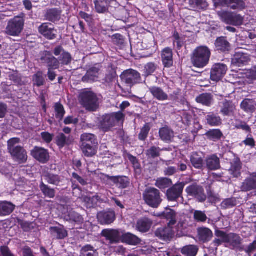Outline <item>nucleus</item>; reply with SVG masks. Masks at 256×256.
<instances>
[{"instance_id":"nucleus-1","label":"nucleus","mask_w":256,"mask_h":256,"mask_svg":"<svg viewBox=\"0 0 256 256\" xmlns=\"http://www.w3.org/2000/svg\"><path fill=\"white\" fill-rule=\"evenodd\" d=\"M202 128V126L197 120V116L192 109L182 110L177 111V130L182 133L178 136L184 141L189 140L186 136V132H190L194 140L198 132Z\"/></svg>"},{"instance_id":"nucleus-2","label":"nucleus","mask_w":256,"mask_h":256,"mask_svg":"<svg viewBox=\"0 0 256 256\" xmlns=\"http://www.w3.org/2000/svg\"><path fill=\"white\" fill-rule=\"evenodd\" d=\"M211 56V50L206 46L196 47L191 56V62L194 66L202 68L209 63Z\"/></svg>"},{"instance_id":"nucleus-3","label":"nucleus","mask_w":256,"mask_h":256,"mask_svg":"<svg viewBox=\"0 0 256 256\" xmlns=\"http://www.w3.org/2000/svg\"><path fill=\"white\" fill-rule=\"evenodd\" d=\"M19 138H12L8 141V150L12 159L20 164L25 163L28 159L26 151L20 144Z\"/></svg>"},{"instance_id":"nucleus-4","label":"nucleus","mask_w":256,"mask_h":256,"mask_svg":"<svg viewBox=\"0 0 256 256\" xmlns=\"http://www.w3.org/2000/svg\"><path fill=\"white\" fill-rule=\"evenodd\" d=\"M79 100L80 104L88 112H96L99 108V99L96 94L92 91L85 90L82 92L80 94Z\"/></svg>"},{"instance_id":"nucleus-5","label":"nucleus","mask_w":256,"mask_h":256,"mask_svg":"<svg viewBox=\"0 0 256 256\" xmlns=\"http://www.w3.org/2000/svg\"><path fill=\"white\" fill-rule=\"evenodd\" d=\"M124 118V115L121 111L104 115L100 121V128L104 132L110 131Z\"/></svg>"},{"instance_id":"nucleus-6","label":"nucleus","mask_w":256,"mask_h":256,"mask_svg":"<svg viewBox=\"0 0 256 256\" xmlns=\"http://www.w3.org/2000/svg\"><path fill=\"white\" fill-rule=\"evenodd\" d=\"M215 235L216 237H222L224 241L229 244V246L232 250H238L242 251L244 250L241 246L242 239L239 234L230 232L227 234L226 232L216 230L215 231Z\"/></svg>"},{"instance_id":"nucleus-7","label":"nucleus","mask_w":256,"mask_h":256,"mask_svg":"<svg viewBox=\"0 0 256 256\" xmlns=\"http://www.w3.org/2000/svg\"><path fill=\"white\" fill-rule=\"evenodd\" d=\"M146 203L150 206L157 208L162 202L160 191L154 188H147L143 193Z\"/></svg>"},{"instance_id":"nucleus-8","label":"nucleus","mask_w":256,"mask_h":256,"mask_svg":"<svg viewBox=\"0 0 256 256\" xmlns=\"http://www.w3.org/2000/svg\"><path fill=\"white\" fill-rule=\"evenodd\" d=\"M24 20L23 17L15 16L10 20L6 28V34L12 36H18L24 28Z\"/></svg>"},{"instance_id":"nucleus-9","label":"nucleus","mask_w":256,"mask_h":256,"mask_svg":"<svg viewBox=\"0 0 256 256\" xmlns=\"http://www.w3.org/2000/svg\"><path fill=\"white\" fill-rule=\"evenodd\" d=\"M186 192L189 196L194 197L199 202H204L206 200L204 188L200 185L192 184L186 188Z\"/></svg>"},{"instance_id":"nucleus-10","label":"nucleus","mask_w":256,"mask_h":256,"mask_svg":"<svg viewBox=\"0 0 256 256\" xmlns=\"http://www.w3.org/2000/svg\"><path fill=\"white\" fill-rule=\"evenodd\" d=\"M121 79L130 86L142 82L140 74L136 70L129 69L125 70L120 76Z\"/></svg>"},{"instance_id":"nucleus-11","label":"nucleus","mask_w":256,"mask_h":256,"mask_svg":"<svg viewBox=\"0 0 256 256\" xmlns=\"http://www.w3.org/2000/svg\"><path fill=\"white\" fill-rule=\"evenodd\" d=\"M176 226H174V222H168V226L166 228H160L157 229L154 232L155 236L166 241L170 240L174 234V229Z\"/></svg>"},{"instance_id":"nucleus-12","label":"nucleus","mask_w":256,"mask_h":256,"mask_svg":"<svg viewBox=\"0 0 256 256\" xmlns=\"http://www.w3.org/2000/svg\"><path fill=\"white\" fill-rule=\"evenodd\" d=\"M222 21L226 24L235 26H240L243 24L244 18L239 14L223 12L219 14Z\"/></svg>"},{"instance_id":"nucleus-13","label":"nucleus","mask_w":256,"mask_h":256,"mask_svg":"<svg viewBox=\"0 0 256 256\" xmlns=\"http://www.w3.org/2000/svg\"><path fill=\"white\" fill-rule=\"evenodd\" d=\"M228 68L223 64H216L212 66L210 70V79L212 81L218 82L224 76Z\"/></svg>"},{"instance_id":"nucleus-14","label":"nucleus","mask_w":256,"mask_h":256,"mask_svg":"<svg viewBox=\"0 0 256 256\" xmlns=\"http://www.w3.org/2000/svg\"><path fill=\"white\" fill-rule=\"evenodd\" d=\"M220 113L224 116H233L236 110V106L231 100L224 99L220 102Z\"/></svg>"},{"instance_id":"nucleus-15","label":"nucleus","mask_w":256,"mask_h":256,"mask_svg":"<svg viewBox=\"0 0 256 256\" xmlns=\"http://www.w3.org/2000/svg\"><path fill=\"white\" fill-rule=\"evenodd\" d=\"M31 155L39 162L45 164L50 160L48 150L38 146H35L31 151Z\"/></svg>"},{"instance_id":"nucleus-16","label":"nucleus","mask_w":256,"mask_h":256,"mask_svg":"<svg viewBox=\"0 0 256 256\" xmlns=\"http://www.w3.org/2000/svg\"><path fill=\"white\" fill-rule=\"evenodd\" d=\"M250 60V56L242 52H236L232 58V64L236 66L246 65Z\"/></svg>"},{"instance_id":"nucleus-17","label":"nucleus","mask_w":256,"mask_h":256,"mask_svg":"<svg viewBox=\"0 0 256 256\" xmlns=\"http://www.w3.org/2000/svg\"><path fill=\"white\" fill-rule=\"evenodd\" d=\"M230 167L228 170L230 174L234 178H238L242 174V162L240 158L234 156V158L230 162Z\"/></svg>"},{"instance_id":"nucleus-18","label":"nucleus","mask_w":256,"mask_h":256,"mask_svg":"<svg viewBox=\"0 0 256 256\" xmlns=\"http://www.w3.org/2000/svg\"><path fill=\"white\" fill-rule=\"evenodd\" d=\"M38 31L44 36L49 40L56 38V30L54 26L50 23H44L38 28Z\"/></svg>"},{"instance_id":"nucleus-19","label":"nucleus","mask_w":256,"mask_h":256,"mask_svg":"<svg viewBox=\"0 0 256 256\" xmlns=\"http://www.w3.org/2000/svg\"><path fill=\"white\" fill-rule=\"evenodd\" d=\"M102 236L108 240L110 244L118 243L122 237L119 230L114 229L104 230L102 232Z\"/></svg>"},{"instance_id":"nucleus-20","label":"nucleus","mask_w":256,"mask_h":256,"mask_svg":"<svg viewBox=\"0 0 256 256\" xmlns=\"http://www.w3.org/2000/svg\"><path fill=\"white\" fill-rule=\"evenodd\" d=\"M215 50L219 52L226 53L230 51L231 46L226 36L218 38L214 42Z\"/></svg>"},{"instance_id":"nucleus-21","label":"nucleus","mask_w":256,"mask_h":256,"mask_svg":"<svg viewBox=\"0 0 256 256\" xmlns=\"http://www.w3.org/2000/svg\"><path fill=\"white\" fill-rule=\"evenodd\" d=\"M54 54L56 56H60L58 60L62 65H68L72 61V56L70 54L64 50L62 47L58 46L55 48L54 50Z\"/></svg>"},{"instance_id":"nucleus-22","label":"nucleus","mask_w":256,"mask_h":256,"mask_svg":"<svg viewBox=\"0 0 256 256\" xmlns=\"http://www.w3.org/2000/svg\"><path fill=\"white\" fill-rule=\"evenodd\" d=\"M43 63L46 64L48 69H58L59 68L58 60L50 52H46L40 58Z\"/></svg>"},{"instance_id":"nucleus-23","label":"nucleus","mask_w":256,"mask_h":256,"mask_svg":"<svg viewBox=\"0 0 256 256\" xmlns=\"http://www.w3.org/2000/svg\"><path fill=\"white\" fill-rule=\"evenodd\" d=\"M240 188L243 192L256 190V172H252L242 183Z\"/></svg>"},{"instance_id":"nucleus-24","label":"nucleus","mask_w":256,"mask_h":256,"mask_svg":"<svg viewBox=\"0 0 256 256\" xmlns=\"http://www.w3.org/2000/svg\"><path fill=\"white\" fill-rule=\"evenodd\" d=\"M205 162L206 167L210 170H218L221 167L220 159L216 154H212L208 156Z\"/></svg>"},{"instance_id":"nucleus-25","label":"nucleus","mask_w":256,"mask_h":256,"mask_svg":"<svg viewBox=\"0 0 256 256\" xmlns=\"http://www.w3.org/2000/svg\"><path fill=\"white\" fill-rule=\"evenodd\" d=\"M100 70L98 66H94L90 68L87 70L86 74L82 77V82H92L98 80Z\"/></svg>"},{"instance_id":"nucleus-26","label":"nucleus","mask_w":256,"mask_h":256,"mask_svg":"<svg viewBox=\"0 0 256 256\" xmlns=\"http://www.w3.org/2000/svg\"><path fill=\"white\" fill-rule=\"evenodd\" d=\"M198 237L200 242L207 243L211 240L213 237V233L210 229L206 227L198 228Z\"/></svg>"},{"instance_id":"nucleus-27","label":"nucleus","mask_w":256,"mask_h":256,"mask_svg":"<svg viewBox=\"0 0 256 256\" xmlns=\"http://www.w3.org/2000/svg\"><path fill=\"white\" fill-rule=\"evenodd\" d=\"M192 165L196 169L203 170L204 165V160L202 156V153L193 152L190 157Z\"/></svg>"},{"instance_id":"nucleus-28","label":"nucleus","mask_w":256,"mask_h":256,"mask_svg":"<svg viewBox=\"0 0 256 256\" xmlns=\"http://www.w3.org/2000/svg\"><path fill=\"white\" fill-rule=\"evenodd\" d=\"M196 101L202 106L210 107L214 102V96L210 93H202L196 97Z\"/></svg>"},{"instance_id":"nucleus-29","label":"nucleus","mask_w":256,"mask_h":256,"mask_svg":"<svg viewBox=\"0 0 256 256\" xmlns=\"http://www.w3.org/2000/svg\"><path fill=\"white\" fill-rule=\"evenodd\" d=\"M106 178L116 184L118 186L121 188H125L128 186L130 181V179L124 176H110L106 175Z\"/></svg>"},{"instance_id":"nucleus-30","label":"nucleus","mask_w":256,"mask_h":256,"mask_svg":"<svg viewBox=\"0 0 256 256\" xmlns=\"http://www.w3.org/2000/svg\"><path fill=\"white\" fill-rule=\"evenodd\" d=\"M43 177L48 184L56 186H60L62 182V178L60 176L55 174L51 172H44Z\"/></svg>"},{"instance_id":"nucleus-31","label":"nucleus","mask_w":256,"mask_h":256,"mask_svg":"<svg viewBox=\"0 0 256 256\" xmlns=\"http://www.w3.org/2000/svg\"><path fill=\"white\" fill-rule=\"evenodd\" d=\"M206 124L213 127L219 126L222 124V121L220 116L214 112H210L205 117Z\"/></svg>"},{"instance_id":"nucleus-32","label":"nucleus","mask_w":256,"mask_h":256,"mask_svg":"<svg viewBox=\"0 0 256 256\" xmlns=\"http://www.w3.org/2000/svg\"><path fill=\"white\" fill-rule=\"evenodd\" d=\"M98 218L102 224H110L115 220V214L112 211L100 212L98 214Z\"/></svg>"},{"instance_id":"nucleus-33","label":"nucleus","mask_w":256,"mask_h":256,"mask_svg":"<svg viewBox=\"0 0 256 256\" xmlns=\"http://www.w3.org/2000/svg\"><path fill=\"white\" fill-rule=\"evenodd\" d=\"M204 135L208 140L213 142H217L224 138V134L220 129H210Z\"/></svg>"},{"instance_id":"nucleus-34","label":"nucleus","mask_w":256,"mask_h":256,"mask_svg":"<svg viewBox=\"0 0 256 256\" xmlns=\"http://www.w3.org/2000/svg\"><path fill=\"white\" fill-rule=\"evenodd\" d=\"M152 224V221L144 217L140 219L137 222L136 228L142 232H146L150 230Z\"/></svg>"},{"instance_id":"nucleus-35","label":"nucleus","mask_w":256,"mask_h":256,"mask_svg":"<svg viewBox=\"0 0 256 256\" xmlns=\"http://www.w3.org/2000/svg\"><path fill=\"white\" fill-rule=\"evenodd\" d=\"M61 10L58 8H50L46 10L44 17L50 22H54L60 20L61 15Z\"/></svg>"},{"instance_id":"nucleus-36","label":"nucleus","mask_w":256,"mask_h":256,"mask_svg":"<svg viewBox=\"0 0 256 256\" xmlns=\"http://www.w3.org/2000/svg\"><path fill=\"white\" fill-rule=\"evenodd\" d=\"M122 240L123 242L132 246L138 245L142 242V240L138 236L130 232L122 234Z\"/></svg>"},{"instance_id":"nucleus-37","label":"nucleus","mask_w":256,"mask_h":256,"mask_svg":"<svg viewBox=\"0 0 256 256\" xmlns=\"http://www.w3.org/2000/svg\"><path fill=\"white\" fill-rule=\"evenodd\" d=\"M16 206L10 202L4 201L0 202V216H6L12 214Z\"/></svg>"},{"instance_id":"nucleus-38","label":"nucleus","mask_w":256,"mask_h":256,"mask_svg":"<svg viewBox=\"0 0 256 256\" xmlns=\"http://www.w3.org/2000/svg\"><path fill=\"white\" fill-rule=\"evenodd\" d=\"M162 58L163 64L165 67L170 68L172 66V54L170 48H166L163 50L162 54Z\"/></svg>"},{"instance_id":"nucleus-39","label":"nucleus","mask_w":256,"mask_h":256,"mask_svg":"<svg viewBox=\"0 0 256 256\" xmlns=\"http://www.w3.org/2000/svg\"><path fill=\"white\" fill-rule=\"evenodd\" d=\"M98 144L80 145L83 154L86 157H92L97 152Z\"/></svg>"},{"instance_id":"nucleus-40","label":"nucleus","mask_w":256,"mask_h":256,"mask_svg":"<svg viewBox=\"0 0 256 256\" xmlns=\"http://www.w3.org/2000/svg\"><path fill=\"white\" fill-rule=\"evenodd\" d=\"M188 4L191 8L196 10H205L208 6L206 0H189Z\"/></svg>"},{"instance_id":"nucleus-41","label":"nucleus","mask_w":256,"mask_h":256,"mask_svg":"<svg viewBox=\"0 0 256 256\" xmlns=\"http://www.w3.org/2000/svg\"><path fill=\"white\" fill-rule=\"evenodd\" d=\"M94 4L95 10L98 13H104L108 10L110 0H91Z\"/></svg>"},{"instance_id":"nucleus-42","label":"nucleus","mask_w":256,"mask_h":256,"mask_svg":"<svg viewBox=\"0 0 256 256\" xmlns=\"http://www.w3.org/2000/svg\"><path fill=\"white\" fill-rule=\"evenodd\" d=\"M64 218L70 222H74L78 224H82L84 222L82 216L78 212L70 210L66 214Z\"/></svg>"},{"instance_id":"nucleus-43","label":"nucleus","mask_w":256,"mask_h":256,"mask_svg":"<svg viewBox=\"0 0 256 256\" xmlns=\"http://www.w3.org/2000/svg\"><path fill=\"white\" fill-rule=\"evenodd\" d=\"M149 90L154 97L159 100H164L168 99V95L160 88L152 86L150 88Z\"/></svg>"},{"instance_id":"nucleus-44","label":"nucleus","mask_w":256,"mask_h":256,"mask_svg":"<svg viewBox=\"0 0 256 256\" xmlns=\"http://www.w3.org/2000/svg\"><path fill=\"white\" fill-rule=\"evenodd\" d=\"M80 145L98 144L96 136L92 134L84 133L80 136Z\"/></svg>"},{"instance_id":"nucleus-45","label":"nucleus","mask_w":256,"mask_h":256,"mask_svg":"<svg viewBox=\"0 0 256 256\" xmlns=\"http://www.w3.org/2000/svg\"><path fill=\"white\" fill-rule=\"evenodd\" d=\"M240 107L246 112H253L256 108V104L252 100L244 99L241 102Z\"/></svg>"},{"instance_id":"nucleus-46","label":"nucleus","mask_w":256,"mask_h":256,"mask_svg":"<svg viewBox=\"0 0 256 256\" xmlns=\"http://www.w3.org/2000/svg\"><path fill=\"white\" fill-rule=\"evenodd\" d=\"M160 138L165 142L170 141L174 138V132L168 127H164L159 130Z\"/></svg>"},{"instance_id":"nucleus-47","label":"nucleus","mask_w":256,"mask_h":256,"mask_svg":"<svg viewBox=\"0 0 256 256\" xmlns=\"http://www.w3.org/2000/svg\"><path fill=\"white\" fill-rule=\"evenodd\" d=\"M198 247L196 245L190 244L181 249L182 254L186 256H196L198 252Z\"/></svg>"},{"instance_id":"nucleus-48","label":"nucleus","mask_w":256,"mask_h":256,"mask_svg":"<svg viewBox=\"0 0 256 256\" xmlns=\"http://www.w3.org/2000/svg\"><path fill=\"white\" fill-rule=\"evenodd\" d=\"M50 230L52 236L57 239H63L68 236L67 231L63 228L50 227Z\"/></svg>"},{"instance_id":"nucleus-49","label":"nucleus","mask_w":256,"mask_h":256,"mask_svg":"<svg viewBox=\"0 0 256 256\" xmlns=\"http://www.w3.org/2000/svg\"><path fill=\"white\" fill-rule=\"evenodd\" d=\"M40 188L45 196L50 198H54L56 195L55 190L44 184L42 181L40 182Z\"/></svg>"},{"instance_id":"nucleus-50","label":"nucleus","mask_w":256,"mask_h":256,"mask_svg":"<svg viewBox=\"0 0 256 256\" xmlns=\"http://www.w3.org/2000/svg\"><path fill=\"white\" fill-rule=\"evenodd\" d=\"M206 199L208 198V202L216 204L220 201L219 195L216 194L214 190H212L211 185H209L208 188H206Z\"/></svg>"},{"instance_id":"nucleus-51","label":"nucleus","mask_w":256,"mask_h":256,"mask_svg":"<svg viewBox=\"0 0 256 256\" xmlns=\"http://www.w3.org/2000/svg\"><path fill=\"white\" fill-rule=\"evenodd\" d=\"M72 142L70 136H66L62 133L59 134L56 136V144L60 148H63L66 145H68Z\"/></svg>"},{"instance_id":"nucleus-52","label":"nucleus","mask_w":256,"mask_h":256,"mask_svg":"<svg viewBox=\"0 0 256 256\" xmlns=\"http://www.w3.org/2000/svg\"><path fill=\"white\" fill-rule=\"evenodd\" d=\"M228 7L234 10H243L246 8L244 0H230Z\"/></svg>"},{"instance_id":"nucleus-53","label":"nucleus","mask_w":256,"mask_h":256,"mask_svg":"<svg viewBox=\"0 0 256 256\" xmlns=\"http://www.w3.org/2000/svg\"><path fill=\"white\" fill-rule=\"evenodd\" d=\"M158 68V64H155L154 62H150L146 64L144 66L143 76L145 78H147L148 76L152 75Z\"/></svg>"},{"instance_id":"nucleus-54","label":"nucleus","mask_w":256,"mask_h":256,"mask_svg":"<svg viewBox=\"0 0 256 256\" xmlns=\"http://www.w3.org/2000/svg\"><path fill=\"white\" fill-rule=\"evenodd\" d=\"M55 117L59 121L62 120L66 113L64 106L60 102H56L54 105Z\"/></svg>"},{"instance_id":"nucleus-55","label":"nucleus","mask_w":256,"mask_h":256,"mask_svg":"<svg viewBox=\"0 0 256 256\" xmlns=\"http://www.w3.org/2000/svg\"><path fill=\"white\" fill-rule=\"evenodd\" d=\"M82 256H98V253L94 248L90 245L84 246L80 251Z\"/></svg>"},{"instance_id":"nucleus-56","label":"nucleus","mask_w":256,"mask_h":256,"mask_svg":"<svg viewBox=\"0 0 256 256\" xmlns=\"http://www.w3.org/2000/svg\"><path fill=\"white\" fill-rule=\"evenodd\" d=\"M162 150L159 147L151 146L146 152V156L148 158H156L160 156Z\"/></svg>"},{"instance_id":"nucleus-57","label":"nucleus","mask_w":256,"mask_h":256,"mask_svg":"<svg viewBox=\"0 0 256 256\" xmlns=\"http://www.w3.org/2000/svg\"><path fill=\"white\" fill-rule=\"evenodd\" d=\"M172 184L171 180L166 178H159L156 180L155 185L160 189H164Z\"/></svg>"},{"instance_id":"nucleus-58","label":"nucleus","mask_w":256,"mask_h":256,"mask_svg":"<svg viewBox=\"0 0 256 256\" xmlns=\"http://www.w3.org/2000/svg\"><path fill=\"white\" fill-rule=\"evenodd\" d=\"M100 200V198L98 195L92 197L84 196L83 198V202L86 204V207L90 208L96 205Z\"/></svg>"},{"instance_id":"nucleus-59","label":"nucleus","mask_w":256,"mask_h":256,"mask_svg":"<svg viewBox=\"0 0 256 256\" xmlns=\"http://www.w3.org/2000/svg\"><path fill=\"white\" fill-rule=\"evenodd\" d=\"M162 216L166 218L169 222H172V220L174 222V226L176 224V214L175 212L168 208H166V210L162 213Z\"/></svg>"},{"instance_id":"nucleus-60","label":"nucleus","mask_w":256,"mask_h":256,"mask_svg":"<svg viewBox=\"0 0 256 256\" xmlns=\"http://www.w3.org/2000/svg\"><path fill=\"white\" fill-rule=\"evenodd\" d=\"M194 218L198 222H205L208 217L204 212L195 210L194 214Z\"/></svg>"},{"instance_id":"nucleus-61","label":"nucleus","mask_w":256,"mask_h":256,"mask_svg":"<svg viewBox=\"0 0 256 256\" xmlns=\"http://www.w3.org/2000/svg\"><path fill=\"white\" fill-rule=\"evenodd\" d=\"M33 80L34 84L40 87L44 84V79L42 76V73L40 72H38L34 76Z\"/></svg>"},{"instance_id":"nucleus-62","label":"nucleus","mask_w":256,"mask_h":256,"mask_svg":"<svg viewBox=\"0 0 256 256\" xmlns=\"http://www.w3.org/2000/svg\"><path fill=\"white\" fill-rule=\"evenodd\" d=\"M236 202L234 198H229L224 200L222 202V206L225 209L235 206Z\"/></svg>"},{"instance_id":"nucleus-63","label":"nucleus","mask_w":256,"mask_h":256,"mask_svg":"<svg viewBox=\"0 0 256 256\" xmlns=\"http://www.w3.org/2000/svg\"><path fill=\"white\" fill-rule=\"evenodd\" d=\"M116 76V73L113 70H110L107 74L105 78L103 79L104 83L106 84H110L114 80Z\"/></svg>"},{"instance_id":"nucleus-64","label":"nucleus","mask_w":256,"mask_h":256,"mask_svg":"<svg viewBox=\"0 0 256 256\" xmlns=\"http://www.w3.org/2000/svg\"><path fill=\"white\" fill-rule=\"evenodd\" d=\"M150 130V127L148 124H145L141 129L138 138L141 140H144L147 138Z\"/></svg>"}]
</instances>
